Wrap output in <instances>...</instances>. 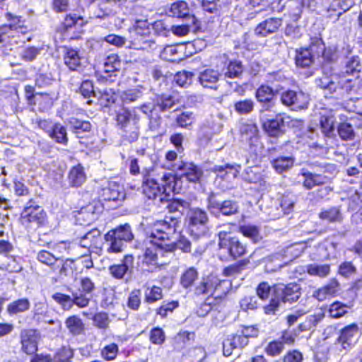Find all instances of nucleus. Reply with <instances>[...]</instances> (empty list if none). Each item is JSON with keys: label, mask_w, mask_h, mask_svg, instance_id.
Wrapping results in <instances>:
<instances>
[{"label": "nucleus", "mask_w": 362, "mask_h": 362, "mask_svg": "<svg viewBox=\"0 0 362 362\" xmlns=\"http://www.w3.org/2000/svg\"><path fill=\"white\" fill-rule=\"evenodd\" d=\"M109 232L113 233V236H115L117 239L122 242H129L134 238V235L129 224L119 226L115 229L110 230Z\"/></svg>", "instance_id": "obj_34"}, {"label": "nucleus", "mask_w": 362, "mask_h": 362, "mask_svg": "<svg viewBox=\"0 0 362 362\" xmlns=\"http://www.w3.org/2000/svg\"><path fill=\"white\" fill-rule=\"evenodd\" d=\"M243 71L242 63L239 61H233L228 64L225 76L228 78H239Z\"/></svg>", "instance_id": "obj_48"}, {"label": "nucleus", "mask_w": 362, "mask_h": 362, "mask_svg": "<svg viewBox=\"0 0 362 362\" xmlns=\"http://www.w3.org/2000/svg\"><path fill=\"white\" fill-rule=\"evenodd\" d=\"M116 121L117 124L124 131L131 126L135 129H139V117L134 110L121 109L117 114Z\"/></svg>", "instance_id": "obj_11"}, {"label": "nucleus", "mask_w": 362, "mask_h": 362, "mask_svg": "<svg viewBox=\"0 0 362 362\" xmlns=\"http://www.w3.org/2000/svg\"><path fill=\"white\" fill-rule=\"evenodd\" d=\"M40 339L38 332L35 329H25L21 333V341L23 351L27 354H35L37 350Z\"/></svg>", "instance_id": "obj_12"}, {"label": "nucleus", "mask_w": 362, "mask_h": 362, "mask_svg": "<svg viewBox=\"0 0 362 362\" xmlns=\"http://www.w3.org/2000/svg\"><path fill=\"white\" fill-rule=\"evenodd\" d=\"M248 262L247 260H242L235 264L230 265L223 269V274L227 277L235 276L239 274Z\"/></svg>", "instance_id": "obj_56"}, {"label": "nucleus", "mask_w": 362, "mask_h": 362, "mask_svg": "<svg viewBox=\"0 0 362 362\" xmlns=\"http://www.w3.org/2000/svg\"><path fill=\"white\" fill-rule=\"evenodd\" d=\"M264 131L272 137H278L284 134V120L281 116L274 119H268L265 115L261 116Z\"/></svg>", "instance_id": "obj_13"}, {"label": "nucleus", "mask_w": 362, "mask_h": 362, "mask_svg": "<svg viewBox=\"0 0 362 362\" xmlns=\"http://www.w3.org/2000/svg\"><path fill=\"white\" fill-rule=\"evenodd\" d=\"M240 132L242 139L248 143L250 147L257 146L259 144V131L255 124H243Z\"/></svg>", "instance_id": "obj_18"}, {"label": "nucleus", "mask_w": 362, "mask_h": 362, "mask_svg": "<svg viewBox=\"0 0 362 362\" xmlns=\"http://www.w3.org/2000/svg\"><path fill=\"white\" fill-rule=\"evenodd\" d=\"M254 108V102L250 99L239 100L234 103V109L240 115H247Z\"/></svg>", "instance_id": "obj_46"}, {"label": "nucleus", "mask_w": 362, "mask_h": 362, "mask_svg": "<svg viewBox=\"0 0 362 362\" xmlns=\"http://www.w3.org/2000/svg\"><path fill=\"white\" fill-rule=\"evenodd\" d=\"M64 64L72 71H76L81 66V57L78 51L66 47L64 54Z\"/></svg>", "instance_id": "obj_26"}, {"label": "nucleus", "mask_w": 362, "mask_h": 362, "mask_svg": "<svg viewBox=\"0 0 362 362\" xmlns=\"http://www.w3.org/2000/svg\"><path fill=\"white\" fill-rule=\"evenodd\" d=\"M170 12L176 18H184L189 15V8L184 1H178L172 4Z\"/></svg>", "instance_id": "obj_38"}, {"label": "nucleus", "mask_w": 362, "mask_h": 362, "mask_svg": "<svg viewBox=\"0 0 362 362\" xmlns=\"http://www.w3.org/2000/svg\"><path fill=\"white\" fill-rule=\"evenodd\" d=\"M102 197L105 200L116 201L124 198L123 187L116 181H108L107 185L102 189Z\"/></svg>", "instance_id": "obj_16"}, {"label": "nucleus", "mask_w": 362, "mask_h": 362, "mask_svg": "<svg viewBox=\"0 0 362 362\" xmlns=\"http://www.w3.org/2000/svg\"><path fill=\"white\" fill-rule=\"evenodd\" d=\"M118 351V346L115 343H112L102 349L101 356L106 361H112L116 358Z\"/></svg>", "instance_id": "obj_55"}, {"label": "nucleus", "mask_w": 362, "mask_h": 362, "mask_svg": "<svg viewBox=\"0 0 362 362\" xmlns=\"http://www.w3.org/2000/svg\"><path fill=\"white\" fill-rule=\"evenodd\" d=\"M179 225L180 222L176 218L166 217L155 224L152 233L147 238L155 244L170 243Z\"/></svg>", "instance_id": "obj_5"}, {"label": "nucleus", "mask_w": 362, "mask_h": 362, "mask_svg": "<svg viewBox=\"0 0 362 362\" xmlns=\"http://www.w3.org/2000/svg\"><path fill=\"white\" fill-rule=\"evenodd\" d=\"M314 59L307 48L300 49L296 55V64L301 67L309 66Z\"/></svg>", "instance_id": "obj_41"}, {"label": "nucleus", "mask_w": 362, "mask_h": 362, "mask_svg": "<svg viewBox=\"0 0 362 362\" xmlns=\"http://www.w3.org/2000/svg\"><path fill=\"white\" fill-rule=\"evenodd\" d=\"M101 242L100 232L94 229L87 233L79 241V246L90 251L92 248H98Z\"/></svg>", "instance_id": "obj_24"}, {"label": "nucleus", "mask_w": 362, "mask_h": 362, "mask_svg": "<svg viewBox=\"0 0 362 362\" xmlns=\"http://www.w3.org/2000/svg\"><path fill=\"white\" fill-rule=\"evenodd\" d=\"M244 179L245 180L252 183H257L261 182L262 175L258 171V168H247L244 173Z\"/></svg>", "instance_id": "obj_57"}, {"label": "nucleus", "mask_w": 362, "mask_h": 362, "mask_svg": "<svg viewBox=\"0 0 362 362\" xmlns=\"http://www.w3.org/2000/svg\"><path fill=\"white\" fill-rule=\"evenodd\" d=\"M210 206L216 209L222 213L223 215L229 216L237 213L238 206L236 202L230 200H226L222 202H210Z\"/></svg>", "instance_id": "obj_28"}, {"label": "nucleus", "mask_w": 362, "mask_h": 362, "mask_svg": "<svg viewBox=\"0 0 362 362\" xmlns=\"http://www.w3.org/2000/svg\"><path fill=\"white\" fill-rule=\"evenodd\" d=\"M121 68V62L116 54H112L107 57L104 63V71L106 73H113L119 71Z\"/></svg>", "instance_id": "obj_44"}, {"label": "nucleus", "mask_w": 362, "mask_h": 362, "mask_svg": "<svg viewBox=\"0 0 362 362\" xmlns=\"http://www.w3.org/2000/svg\"><path fill=\"white\" fill-rule=\"evenodd\" d=\"M93 322L96 327L100 329H106L110 321L107 313L105 312H100L94 315Z\"/></svg>", "instance_id": "obj_61"}, {"label": "nucleus", "mask_w": 362, "mask_h": 362, "mask_svg": "<svg viewBox=\"0 0 362 362\" xmlns=\"http://www.w3.org/2000/svg\"><path fill=\"white\" fill-rule=\"evenodd\" d=\"M283 348L284 346L282 342L279 341H274L267 344L265 347V352L269 356H276L281 353Z\"/></svg>", "instance_id": "obj_62"}, {"label": "nucleus", "mask_w": 362, "mask_h": 362, "mask_svg": "<svg viewBox=\"0 0 362 362\" xmlns=\"http://www.w3.org/2000/svg\"><path fill=\"white\" fill-rule=\"evenodd\" d=\"M325 64H330L337 60V48L334 46H325L321 57Z\"/></svg>", "instance_id": "obj_50"}, {"label": "nucleus", "mask_w": 362, "mask_h": 362, "mask_svg": "<svg viewBox=\"0 0 362 362\" xmlns=\"http://www.w3.org/2000/svg\"><path fill=\"white\" fill-rule=\"evenodd\" d=\"M141 290H133L129 295L127 303V307L132 310H138L141 305Z\"/></svg>", "instance_id": "obj_52"}, {"label": "nucleus", "mask_w": 362, "mask_h": 362, "mask_svg": "<svg viewBox=\"0 0 362 362\" xmlns=\"http://www.w3.org/2000/svg\"><path fill=\"white\" fill-rule=\"evenodd\" d=\"M202 281L206 286V291L209 296H214L216 293L215 298H221L225 295L228 291V282L226 281H221L216 276L209 275L203 278Z\"/></svg>", "instance_id": "obj_10"}, {"label": "nucleus", "mask_w": 362, "mask_h": 362, "mask_svg": "<svg viewBox=\"0 0 362 362\" xmlns=\"http://www.w3.org/2000/svg\"><path fill=\"white\" fill-rule=\"evenodd\" d=\"M30 303L28 298H21L14 300L7 306V312L11 315L24 313L30 309Z\"/></svg>", "instance_id": "obj_30"}, {"label": "nucleus", "mask_w": 362, "mask_h": 362, "mask_svg": "<svg viewBox=\"0 0 362 362\" xmlns=\"http://www.w3.org/2000/svg\"><path fill=\"white\" fill-rule=\"evenodd\" d=\"M325 44L322 38L315 37L312 40L308 47H306L314 59H319L321 57Z\"/></svg>", "instance_id": "obj_45"}, {"label": "nucleus", "mask_w": 362, "mask_h": 362, "mask_svg": "<svg viewBox=\"0 0 362 362\" xmlns=\"http://www.w3.org/2000/svg\"><path fill=\"white\" fill-rule=\"evenodd\" d=\"M198 278V272L194 267L187 269L181 276V285L187 288L190 287Z\"/></svg>", "instance_id": "obj_43"}, {"label": "nucleus", "mask_w": 362, "mask_h": 362, "mask_svg": "<svg viewBox=\"0 0 362 362\" xmlns=\"http://www.w3.org/2000/svg\"><path fill=\"white\" fill-rule=\"evenodd\" d=\"M133 263L134 257L132 255H126L122 263L109 267L110 274L116 279H122L128 270L132 267Z\"/></svg>", "instance_id": "obj_22"}, {"label": "nucleus", "mask_w": 362, "mask_h": 362, "mask_svg": "<svg viewBox=\"0 0 362 362\" xmlns=\"http://www.w3.org/2000/svg\"><path fill=\"white\" fill-rule=\"evenodd\" d=\"M346 304L336 300L329 305L328 309L329 316L332 319H338L344 316L347 313Z\"/></svg>", "instance_id": "obj_35"}, {"label": "nucleus", "mask_w": 362, "mask_h": 362, "mask_svg": "<svg viewBox=\"0 0 362 362\" xmlns=\"http://www.w3.org/2000/svg\"><path fill=\"white\" fill-rule=\"evenodd\" d=\"M281 25L279 18H270L259 23L255 28V33L257 36L267 37L276 33Z\"/></svg>", "instance_id": "obj_20"}, {"label": "nucleus", "mask_w": 362, "mask_h": 362, "mask_svg": "<svg viewBox=\"0 0 362 362\" xmlns=\"http://www.w3.org/2000/svg\"><path fill=\"white\" fill-rule=\"evenodd\" d=\"M361 335L358 325L353 322L340 329L334 341V349L338 354H346L358 343Z\"/></svg>", "instance_id": "obj_3"}, {"label": "nucleus", "mask_w": 362, "mask_h": 362, "mask_svg": "<svg viewBox=\"0 0 362 362\" xmlns=\"http://www.w3.org/2000/svg\"><path fill=\"white\" fill-rule=\"evenodd\" d=\"M208 216L205 211L194 208L187 214V223L190 234L195 238L204 236L208 230Z\"/></svg>", "instance_id": "obj_6"}, {"label": "nucleus", "mask_w": 362, "mask_h": 362, "mask_svg": "<svg viewBox=\"0 0 362 362\" xmlns=\"http://www.w3.org/2000/svg\"><path fill=\"white\" fill-rule=\"evenodd\" d=\"M356 271L357 269L352 262L345 261L339 265L337 274L343 277L349 278L356 274Z\"/></svg>", "instance_id": "obj_53"}, {"label": "nucleus", "mask_w": 362, "mask_h": 362, "mask_svg": "<svg viewBox=\"0 0 362 362\" xmlns=\"http://www.w3.org/2000/svg\"><path fill=\"white\" fill-rule=\"evenodd\" d=\"M320 127L322 133L327 137H330L334 131V121L332 117L322 115L320 119Z\"/></svg>", "instance_id": "obj_40"}, {"label": "nucleus", "mask_w": 362, "mask_h": 362, "mask_svg": "<svg viewBox=\"0 0 362 362\" xmlns=\"http://www.w3.org/2000/svg\"><path fill=\"white\" fill-rule=\"evenodd\" d=\"M239 231L246 238L254 243H257L262 239L260 228L252 224H245L239 227Z\"/></svg>", "instance_id": "obj_31"}, {"label": "nucleus", "mask_w": 362, "mask_h": 362, "mask_svg": "<svg viewBox=\"0 0 362 362\" xmlns=\"http://www.w3.org/2000/svg\"><path fill=\"white\" fill-rule=\"evenodd\" d=\"M113 233L107 232L104 237V249L108 255L118 254L123 251L124 243L113 236Z\"/></svg>", "instance_id": "obj_23"}, {"label": "nucleus", "mask_w": 362, "mask_h": 362, "mask_svg": "<svg viewBox=\"0 0 362 362\" xmlns=\"http://www.w3.org/2000/svg\"><path fill=\"white\" fill-rule=\"evenodd\" d=\"M221 74L218 71L207 69L200 73L199 80L204 88L216 89Z\"/></svg>", "instance_id": "obj_21"}, {"label": "nucleus", "mask_w": 362, "mask_h": 362, "mask_svg": "<svg viewBox=\"0 0 362 362\" xmlns=\"http://www.w3.org/2000/svg\"><path fill=\"white\" fill-rule=\"evenodd\" d=\"M240 305L243 310H253L257 308L258 303L257 297L255 296H247L240 301Z\"/></svg>", "instance_id": "obj_58"}, {"label": "nucleus", "mask_w": 362, "mask_h": 362, "mask_svg": "<svg viewBox=\"0 0 362 362\" xmlns=\"http://www.w3.org/2000/svg\"><path fill=\"white\" fill-rule=\"evenodd\" d=\"M307 272L310 276L326 277L330 273V265L328 264L318 265L315 264H308L306 267Z\"/></svg>", "instance_id": "obj_37"}, {"label": "nucleus", "mask_w": 362, "mask_h": 362, "mask_svg": "<svg viewBox=\"0 0 362 362\" xmlns=\"http://www.w3.org/2000/svg\"><path fill=\"white\" fill-rule=\"evenodd\" d=\"M73 305H76L79 308H85L88 305L90 298L87 297V294L82 293L81 290L72 292Z\"/></svg>", "instance_id": "obj_59"}, {"label": "nucleus", "mask_w": 362, "mask_h": 362, "mask_svg": "<svg viewBox=\"0 0 362 362\" xmlns=\"http://www.w3.org/2000/svg\"><path fill=\"white\" fill-rule=\"evenodd\" d=\"M240 165H233L226 164L225 165H216L214 168V171L217 173V176L228 181L235 179L239 172Z\"/></svg>", "instance_id": "obj_25"}, {"label": "nucleus", "mask_w": 362, "mask_h": 362, "mask_svg": "<svg viewBox=\"0 0 362 362\" xmlns=\"http://www.w3.org/2000/svg\"><path fill=\"white\" fill-rule=\"evenodd\" d=\"M81 95L87 99L90 98L92 96L95 97L96 93L93 88V82L88 80L82 82L80 87Z\"/></svg>", "instance_id": "obj_64"}, {"label": "nucleus", "mask_w": 362, "mask_h": 362, "mask_svg": "<svg viewBox=\"0 0 362 362\" xmlns=\"http://www.w3.org/2000/svg\"><path fill=\"white\" fill-rule=\"evenodd\" d=\"M293 160L291 158L282 157L276 158L273 162V167L279 173L291 168L293 165Z\"/></svg>", "instance_id": "obj_49"}, {"label": "nucleus", "mask_w": 362, "mask_h": 362, "mask_svg": "<svg viewBox=\"0 0 362 362\" xmlns=\"http://www.w3.org/2000/svg\"><path fill=\"white\" fill-rule=\"evenodd\" d=\"M146 249L143 255L142 264L150 272H155L158 268L166 264L162 260L165 253L172 252L173 245L169 243L155 244L147 238Z\"/></svg>", "instance_id": "obj_1"}, {"label": "nucleus", "mask_w": 362, "mask_h": 362, "mask_svg": "<svg viewBox=\"0 0 362 362\" xmlns=\"http://www.w3.org/2000/svg\"><path fill=\"white\" fill-rule=\"evenodd\" d=\"M194 120V115L191 112H185L177 116L176 122L181 127H188Z\"/></svg>", "instance_id": "obj_63"}, {"label": "nucleus", "mask_w": 362, "mask_h": 362, "mask_svg": "<svg viewBox=\"0 0 362 362\" xmlns=\"http://www.w3.org/2000/svg\"><path fill=\"white\" fill-rule=\"evenodd\" d=\"M21 219L22 223L27 227L38 226L45 222L46 213L41 206L34 204L32 201H30L26 204L21 214Z\"/></svg>", "instance_id": "obj_7"}, {"label": "nucleus", "mask_w": 362, "mask_h": 362, "mask_svg": "<svg viewBox=\"0 0 362 362\" xmlns=\"http://www.w3.org/2000/svg\"><path fill=\"white\" fill-rule=\"evenodd\" d=\"M142 95L143 88L139 86L123 92L121 95V98L124 102L130 103L140 98Z\"/></svg>", "instance_id": "obj_47"}, {"label": "nucleus", "mask_w": 362, "mask_h": 362, "mask_svg": "<svg viewBox=\"0 0 362 362\" xmlns=\"http://www.w3.org/2000/svg\"><path fill=\"white\" fill-rule=\"evenodd\" d=\"M298 175L303 177V185L308 189H310L316 186H322L328 183L329 177L322 174H314L307 170L303 169Z\"/></svg>", "instance_id": "obj_14"}, {"label": "nucleus", "mask_w": 362, "mask_h": 362, "mask_svg": "<svg viewBox=\"0 0 362 362\" xmlns=\"http://www.w3.org/2000/svg\"><path fill=\"white\" fill-rule=\"evenodd\" d=\"M171 167L172 170L189 182H199L203 175L202 168L192 162L180 161L179 165H172Z\"/></svg>", "instance_id": "obj_9"}, {"label": "nucleus", "mask_w": 362, "mask_h": 362, "mask_svg": "<svg viewBox=\"0 0 362 362\" xmlns=\"http://www.w3.org/2000/svg\"><path fill=\"white\" fill-rule=\"evenodd\" d=\"M49 136L59 144L66 145L68 142L66 129L59 123L54 124Z\"/></svg>", "instance_id": "obj_33"}, {"label": "nucleus", "mask_w": 362, "mask_h": 362, "mask_svg": "<svg viewBox=\"0 0 362 362\" xmlns=\"http://www.w3.org/2000/svg\"><path fill=\"white\" fill-rule=\"evenodd\" d=\"M193 74L189 71H179L174 76V81L180 87H187L192 81Z\"/></svg>", "instance_id": "obj_51"}, {"label": "nucleus", "mask_w": 362, "mask_h": 362, "mask_svg": "<svg viewBox=\"0 0 362 362\" xmlns=\"http://www.w3.org/2000/svg\"><path fill=\"white\" fill-rule=\"evenodd\" d=\"M177 49L175 45H168L163 48L160 57L167 61H176L180 58L177 57Z\"/></svg>", "instance_id": "obj_60"}, {"label": "nucleus", "mask_w": 362, "mask_h": 362, "mask_svg": "<svg viewBox=\"0 0 362 362\" xmlns=\"http://www.w3.org/2000/svg\"><path fill=\"white\" fill-rule=\"evenodd\" d=\"M274 97V90L267 85H261L256 91V98L258 102L261 103L267 104L268 109L270 107V103Z\"/></svg>", "instance_id": "obj_29"}, {"label": "nucleus", "mask_w": 362, "mask_h": 362, "mask_svg": "<svg viewBox=\"0 0 362 362\" xmlns=\"http://www.w3.org/2000/svg\"><path fill=\"white\" fill-rule=\"evenodd\" d=\"M65 325L69 332L74 335L81 334L84 329V324L82 320L76 315L68 317L65 321Z\"/></svg>", "instance_id": "obj_36"}, {"label": "nucleus", "mask_w": 362, "mask_h": 362, "mask_svg": "<svg viewBox=\"0 0 362 362\" xmlns=\"http://www.w3.org/2000/svg\"><path fill=\"white\" fill-rule=\"evenodd\" d=\"M325 317V314L320 312L317 314L310 315L305 317L304 322L300 323L298 326L300 331L310 330L314 328Z\"/></svg>", "instance_id": "obj_32"}, {"label": "nucleus", "mask_w": 362, "mask_h": 362, "mask_svg": "<svg viewBox=\"0 0 362 362\" xmlns=\"http://www.w3.org/2000/svg\"><path fill=\"white\" fill-rule=\"evenodd\" d=\"M219 255L221 259H227L229 257L235 259L244 255L246 247L238 238L231 237L225 230L218 233Z\"/></svg>", "instance_id": "obj_4"}, {"label": "nucleus", "mask_w": 362, "mask_h": 362, "mask_svg": "<svg viewBox=\"0 0 362 362\" xmlns=\"http://www.w3.org/2000/svg\"><path fill=\"white\" fill-rule=\"evenodd\" d=\"M52 298L65 310H69L73 307L72 298L68 295L56 293L52 295Z\"/></svg>", "instance_id": "obj_54"}, {"label": "nucleus", "mask_w": 362, "mask_h": 362, "mask_svg": "<svg viewBox=\"0 0 362 362\" xmlns=\"http://www.w3.org/2000/svg\"><path fill=\"white\" fill-rule=\"evenodd\" d=\"M318 217L327 223H341L344 219L343 213L339 206L322 209L318 214Z\"/></svg>", "instance_id": "obj_19"}, {"label": "nucleus", "mask_w": 362, "mask_h": 362, "mask_svg": "<svg viewBox=\"0 0 362 362\" xmlns=\"http://www.w3.org/2000/svg\"><path fill=\"white\" fill-rule=\"evenodd\" d=\"M339 88L346 93H356L362 95V78L357 75L354 78H346L342 76L339 82Z\"/></svg>", "instance_id": "obj_17"}, {"label": "nucleus", "mask_w": 362, "mask_h": 362, "mask_svg": "<svg viewBox=\"0 0 362 362\" xmlns=\"http://www.w3.org/2000/svg\"><path fill=\"white\" fill-rule=\"evenodd\" d=\"M271 293L274 296H281L284 299L287 296L293 295V286L291 284L288 286L278 284L272 287L268 283L262 282L257 288V294L262 300L267 299Z\"/></svg>", "instance_id": "obj_8"}, {"label": "nucleus", "mask_w": 362, "mask_h": 362, "mask_svg": "<svg viewBox=\"0 0 362 362\" xmlns=\"http://www.w3.org/2000/svg\"><path fill=\"white\" fill-rule=\"evenodd\" d=\"M162 181L164 184L158 183L153 178H144L142 185V190L144 194L149 199H155L160 197V200L163 202L164 197L169 195L170 191L173 190V185H172L175 181V177L171 174H165L162 177Z\"/></svg>", "instance_id": "obj_2"}, {"label": "nucleus", "mask_w": 362, "mask_h": 362, "mask_svg": "<svg viewBox=\"0 0 362 362\" xmlns=\"http://www.w3.org/2000/svg\"><path fill=\"white\" fill-rule=\"evenodd\" d=\"M86 180L83 167L78 164L73 167L69 174V183L72 187H80Z\"/></svg>", "instance_id": "obj_27"}, {"label": "nucleus", "mask_w": 362, "mask_h": 362, "mask_svg": "<svg viewBox=\"0 0 362 362\" xmlns=\"http://www.w3.org/2000/svg\"><path fill=\"white\" fill-rule=\"evenodd\" d=\"M69 124L73 129V132L78 137H80V134L83 132H88L91 129V124L88 121L79 120L76 118H71L69 120Z\"/></svg>", "instance_id": "obj_39"}, {"label": "nucleus", "mask_w": 362, "mask_h": 362, "mask_svg": "<svg viewBox=\"0 0 362 362\" xmlns=\"http://www.w3.org/2000/svg\"><path fill=\"white\" fill-rule=\"evenodd\" d=\"M339 283L336 279H330L325 285L314 291L313 296L319 301L337 296Z\"/></svg>", "instance_id": "obj_15"}, {"label": "nucleus", "mask_w": 362, "mask_h": 362, "mask_svg": "<svg viewBox=\"0 0 362 362\" xmlns=\"http://www.w3.org/2000/svg\"><path fill=\"white\" fill-rule=\"evenodd\" d=\"M337 132L339 137L343 141H351L355 138L354 130L349 123H339L337 126Z\"/></svg>", "instance_id": "obj_42"}]
</instances>
